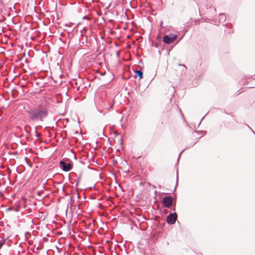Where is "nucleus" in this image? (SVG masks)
Masks as SVG:
<instances>
[{"instance_id": "obj_1", "label": "nucleus", "mask_w": 255, "mask_h": 255, "mask_svg": "<svg viewBox=\"0 0 255 255\" xmlns=\"http://www.w3.org/2000/svg\"><path fill=\"white\" fill-rule=\"evenodd\" d=\"M29 118L33 121H42L48 115L47 110L39 108H29L26 110Z\"/></svg>"}, {"instance_id": "obj_2", "label": "nucleus", "mask_w": 255, "mask_h": 255, "mask_svg": "<svg viewBox=\"0 0 255 255\" xmlns=\"http://www.w3.org/2000/svg\"><path fill=\"white\" fill-rule=\"evenodd\" d=\"M177 38L176 34H171L169 35H165L163 37V42L167 44L172 43Z\"/></svg>"}, {"instance_id": "obj_3", "label": "nucleus", "mask_w": 255, "mask_h": 255, "mask_svg": "<svg viewBox=\"0 0 255 255\" xmlns=\"http://www.w3.org/2000/svg\"><path fill=\"white\" fill-rule=\"evenodd\" d=\"M173 198L171 196H166L164 197L162 200V204L163 206L166 208H169L172 204Z\"/></svg>"}, {"instance_id": "obj_4", "label": "nucleus", "mask_w": 255, "mask_h": 255, "mask_svg": "<svg viewBox=\"0 0 255 255\" xmlns=\"http://www.w3.org/2000/svg\"><path fill=\"white\" fill-rule=\"evenodd\" d=\"M60 167L64 171H69L71 169L72 165L70 162L61 160L59 163Z\"/></svg>"}, {"instance_id": "obj_5", "label": "nucleus", "mask_w": 255, "mask_h": 255, "mask_svg": "<svg viewBox=\"0 0 255 255\" xmlns=\"http://www.w3.org/2000/svg\"><path fill=\"white\" fill-rule=\"evenodd\" d=\"M177 219V215L176 213L170 214L167 218V222L169 224H174Z\"/></svg>"}, {"instance_id": "obj_6", "label": "nucleus", "mask_w": 255, "mask_h": 255, "mask_svg": "<svg viewBox=\"0 0 255 255\" xmlns=\"http://www.w3.org/2000/svg\"><path fill=\"white\" fill-rule=\"evenodd\" d=\"M113 105H114L113 101H112V103L111 104H109L108 102H105L104 103L103 108L105 109L108 110V109L112 108L113 106Z\"/></svg>"}, {"instance_id": "obj_7", "label": "nucleus", "mask_w": 255, "mask_h": 255, "mask_svg": "<svg viewBox=\"0 0 255 255\" xmlns=\"http://www.w3.org/2000/svg\"><path fill=\"white\" fill-rule=\"evenodd\" d=\"M135 73L140 79L142 78L143 73L141 70H136Z\"/></svg>"}, {"instance_id": "obj_8", "label": "nucleus", "mask_w": 255, "mask_h": 255, "mask_svg": "<svg viewBox=\"0 0 255 255\" xmlns=\"http://www.w3.org/2000/svg\"><path fill=\"white\" fill-rule=\"evenodd\" d=\"M220 18L221 20L225 21V20L226 19V17H225V15L224 14H221L220 15Z\"/></svg>"}, {"instance_id": "obj_9", "label": "nucleus", "mask_w": 255, "mask_h": 255, "mask_svg": "<svg viewBox=\"0 0 255 255\" xmlns=\"http://www.w3.org/2000/svg\"><path fill=\"white\" fill-rule=\"evenodd\" d=\"M2 245H3L2 243L0 242V249L1 248Z\"/></svg>"}]
</instances>
